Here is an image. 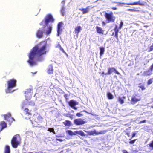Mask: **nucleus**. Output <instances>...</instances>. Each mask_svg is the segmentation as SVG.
<instances>
[{
	"label": "nucleus",
	"instance_id": "nucleus-18",
	"mask_svg": "<svg viewBox=\"0 0 153 153\" xmlns=\"http://www.w3.org/2000/svg\"><path fill=\"white\" fill-rule=\"evenodd\" d=\"M7 127L6 123L4 121L0 122V131H1L3 129Z\"/></svg>",
	"mask_w": 153,
	"mask_h": 153
},
{
	"label": "nucleus",
	"instance_id": "nucleus-52",
	"mask_svg": "<svg viewBox=\"0 0 153 153\" xmlns=\"http://www.w3.org/2000/svg\"><path fill=\"white\" fill-rule=\"evenodd\" d=\"M24 108V106H23L22 107V108Z\"/></svg>",
	"mask_w": 153,
	"mask_h": 153
},
{
	"label": "nucleus",
	"instance_id": "nucleus-44",
	"mask_svg": "<svg viewBox=\"0 0 153 153\" xmlns=\"http://www.w3.org/2000/svg\"><path fill=\"white\" fill-rule=\"evenodd\" d=\"M102 24L103 26H105L106 25V23L104 21L102 22Z\"/></svg>",
	"mask_w": 153,
	"mask_h": 153
},
{
	"label": "nucleus",
	"instance_id": "nucleus-24",
	"mask_svg": "<svg viewBox=\"0 0 153 153\" xmlns=\"http://www.w3.org/2000/svg\"><path fill=\"white\" fill-rule=\"evenodd\" d=\"M63 124L66 126H70L71 125V122L68 120H66L63 122Z\"/></svg>",
	"mask_w": 153,
	"mask_h": 153
},
{
	"label": "nucleus",
	"instance_id": "nucleus-49",
	"mask_svg": "<svg viewBox=\"0 0 153 153\" xmlns=\"http://www.w3.org/2000/svg\"><path fill=\"white\" fill-rule=\"evenodd\" d=\"M112 9L113 10H115L117 9V8H116V7H113L112 8Z\"/></svg>",
	"mask_w": 153,
	"mask_h": 153
},
{
	"label": "nucleus",
	"instance_id": "nucleus-5",
	"mask_svg": "<svg viewBox=\"0 0 153 153\" xmlns=\"http://www.w3.org/2000/svg\"><path fill=\"white\" fill-rule=\"evenodd\" d=\"M123 25V22L122 21H121L119 27L117 25H115L114 27V28L113 30L114 31V33L113 32L112 33V35L114 36V35L115 37L117 39L118 38V33L119 31V29H121Z\"/></svg>",
	"mask_w": 153,
	"mask_h": 153
},
{
	"label": "nucleus",
	"instance_id": "nucleus-25",
	"mask_svg": "<svg viewBox=\"0 0 153 153\" xmlns=\"http://www.w3.org/2000/svg\"><path fill=\"white\" fill-rule=\"evenodd\" d=\"M138 87L141 88L142 91H143L146 89V88L143 84L139 83L138 84Z\"/></svg>",
	"mask_w": 153,
	"mask_h": 153
},
{
	"label": "nucleus",
	"instance_id": "nucleus-28",
	"mask_svg": "<svg viewBox=\"0 0 153 153\" xmlns=\"http://www.w3.org/2000/svg\"><path fill=\"white\" fill-rule=\"evenodd\" d=\"M56 47V48H59L60 50H61L63 53H66V52L64 51L62 47L61 46V45L59 44H57Z\"/></svg>",
	"mask_w": 153,
	"mask_h": 153
},
{
	"label": "nucleus",
	"instance_id": "nucleus-54",
	"mask_svg": "<svg viewBox=\"0 0 153 153\" xmlns=\"http://www.w3.org/2000/svg\"><path fill=\"white\" fill-rule=\"evenodd\" d=\"M29 153H32V152H30Z\"/></svg>",
	"mask_w": 153,
	"mask_h": 153
},
{
	"label": "nucleus",
	"instance_id": "nucleus-46",
	"mask_svg": "<svg viewBox=\"0 0 153 153\" xmlns=\"http://www.w3.org/2000/svg\"><path fill=\"white\" fill-rule=\"evenodd\" d=\"M135 133H133L132 134L131 137H133L135 136Z\"/></svg>",
	"mask_w": 153,
	"mask_h": 153
},
{
	"label": "nucleus",
	"instance_id": "nucleus-26",
	"mask_svg": "<svg viewBox=\"0 0 153 153\" xmlns=\"http://www.w3.org/2000/svg\"><path fill=\"white\" fill-rule=\"evenodd\" d=\"M24 111L26 114L28 115H31L32 114L31 111L29 110L28 108H25Z\"/></svg>",
	"mask_w": 153,
	"mask_h": 153
},
{
	"label": "nucleus",
	"instance_id": "nucleus-16",
	"mask_svg": "<svg viewBox=\"0 0 153 153\" xmlns=\"http://www.w3.org/2000/svg\"><path fill=\"white\" fill-rule=\"evenodd\" d=\"M63 24V23H62L61 22H59L58 25L57 26V36H59L60 34H61V33L62 31V29L61 28L62 25Z\"/></svg>",
	"mask_w": 153,
	"mask_h": 153
},
{
	"label": "nucleus",
	"instance_id": "nucleus-14",
	"mask_svg": "<svg viewBox=\"0 0 153 153\" xmlns=\"http://www.w3.org/2000/svg\"><path fill=\"white\" fill-rule=\"evenodd\" d=\"M113 72H114L116 74L119 75H120V73L117 71L114 67L108 68V71L106 74H110Z\"/></svg>",
	"mask_w": 153,
	"mask_h": 153
},
{
	"label": "nucleus",
	"instance_id": "nucleus-8",
	"mask_svg": "<svg viewBox=\"0 0 153 153\" xmlns=\"http://www.w3.org/2000/svg\"><path fill=\"white\" fill-rule=\"evenodd\" d=\"M33 93V89L31 88L27 89L25 91V94L27 100H28L30 99Z\"/></svg>",
	"mask_w": 153,
	"mask_h": 153
},
{
	"label": "nucleus",
	"instance_id": "nucleus-2",
	"mask_svg": "<svg viewBox=\"0 0 153 153\" xmlns=\"http://www.w3.org/2000/svg\"><path fill=\"white\" fill-rule=\"evenodd\" d=\"M21 138L19 134L15 135L11 140V144L12 147L16 148L20 143Z\"/></svg>",
	"mask_w": 153,
	"mask_h": 153
},
{
	"label": "nucleus",
	"instance_id": "nucleus-48",
	"mask_svg": "<svg viewBox=\"0 0 153 153\" xmlns=\"http://www.w3.org/2000/svg\"><path fill=\"white\" fill-rule=\"evenodd\" d=\"M101 74H103V75H108V74H106V73H105L104 72H102V73H101Z\"/></svg>",
	"mask_w": 153,
	"mask_h": 153
},
{
	"label": "nucleus",
	"instance_id": "nucleus-1",
	"mask_svg": "<svg viewBox=\"0 0 153 153\" xmlns=\"http://www.w3.org/2000/svg\"><path fill=\"white\" fill-rule=\"evenodd\" d=\"M47 46L46 41H42L31 50L28 56L29 59L27 61V62L31 66L37 65V62L35 60L36 56L40 57L46 54Z\"/></svg>",
	"mask_w": 153,
	"mask_h": 153
},
{
	"label": "nucleus",
	"instance_id": "nucleus-12",
	"mask_svg": "<svg viewBox=\"0 0 153 153\" xmlns=\"http://www.w3.org/2000/svg\"><path fill=\"white\" fill-rule=\"evenodd\" d=\"M68 104L72 108L75 110L77 109V108L75 107V106L78 105V103L76 101H75L74 100H70L68 102Z\"/></svg>",
	"mask_w": 153,
	"mask_h": 153
},
{
	"label": "nucleus",
	"instance_id": "nucleus-30",
	"mask_svg": "<svg viewBox=\"0 0 153 153\" xmlns=\"http://www.w3.org/2000/svg\"><path fill=\"white\" fill-rule=\"evenodd\" d=\"M100 56L102 55L103 54L105 51V49L103 47H100Z\"/></svg>",
	"mask_w": 153,
	"mask_h": 153
},
{
	"label": "nucleus",
	"instance_id": "nucleus-38",
	"mask_svg": "<svg viewBox=\"0 0 153 153\" xmlns=\"http://www.w3.org/2000/svg\"><path fill=\"white\" fill-rule=\"evenodd\" d=\"M82 115L83 114H81L80 113H77L76 114V116L78 117H81L82 116Z\"/></svg>",
	"mask_w": 153,
	"mask_h": 153
},
{
	"label": "nucleus",
	"instance_id": "nucleus-19",
	"mask_svg": "<svg viewBox=\"0 0 153 153\" xmlns=\"http://www.w3.org/2000/svg\"><path fill=\"white\" fill-rule=\"evenodd\" d=\"M96 29L97 33L100 34H103L104 32V30L101 27L97 26L96 27Z\"/></svg>",
	"mask_w": 153,
	"mask_h": 153
},
{
	"label": "nucleus",
	"instance_id": "nucleus-31",
	"mask_svg": "<svg viewBox=\"0 0 153 153\" xmlns=\"http://www.w3.org/2000/svg\"><path fill=\"white\" fill-rule=\"evenodd\" d=\"M118 102L121 104H122L124 102V99L122 97H119L118 98Z\"/></svg>",
	"mask_w": 153,
	"mask_h": 153
},
{
	"label": "nucleus",
	"instance_id": "nucleus-42",
	"mask_svg": "<svg viewBox=\"0 0 153 153\" xmlns=\"http://www.w3.org/2000/svg\"><path fill=\"white\" fill-rule=\"evenodd\" d=\"M128 11H131V12H133V11H136V10L134 9H128Z\"/></svg>",
	"mask_w": 153,
	"mask_h": 153
},
{
	"label": "nucleus",
	"instance_id": "nucleus-10",
	"mask_svg": "<svg viewBox=\"0 0 153 153\" xmlns=\"http://www.w3.org/2000/svg\"><path fill=\"white\" fill-rule=\"evenodd\" d=\"M106 132V130L98 132L97 131L95 130H94L93 131L89 132L88 134L90 135H98L99 134H104Z\"/></svg>",
	"mask_w": 153,
	"mask_h": 153
},
{
	"label": "nucleus",
	"instance_id": "nucleus-7",
	"mask_svg": "<svg viewBox=\"0 0 153 153\" xmlns=\"http://www.w3.org/2000/svg\"><path fill=\"white\" fill-rule=\"evenodd\" d=\"M54 21V19L51 14L47 15L45 19V23L46 25H47L50 22H53Z\"/></svg>",
	"mask_w": 153,
	"mask_h": 153
},
{
	"label": "nucleus",
	"instance_id": "nucleus-27",
	"mask_svg": "<svg viewBox=\"0 0 153 153\" xmlns=\"http://www.w3.org/2000/svg\"><path fill=\"white\" fill-rule=\"evenodd\" d=\"M107 96L109 100L112 99L114 98V96L110 92H107Z\"/></svg>",
	"mask_w": 153,
	"mask_h": 153
},
{
	"label": "nucleus",
	"instance_id": "nucleus-3",
	"mask_svg": "<svg viewBox=\"0 0 153 153\" xmlns=\"http://www.w3.org/2000/svg\"><path fill=\"white\" fill-rule=\"evenodd\" d=\"M104 16L106 19V23L114 22H115V17L114 16L112 12H111L109 13L105 12Z\"/></svg>",
	"mask_w": 153,
	"mask_h": 153
},
{
	"label": "nucleus",
	"instance_id": "nucleus-32",
	"mask_svg": "<svg viewBox=\"0 0 153 153\" xmlns=\"http://www.w3.org/2000/svg\"><path fill=\"white\" fill-rule=\"evenodd\" d=\"M78 134L82 137L85 136L86 135L84 132L81 130L78 131Z\"/></svg>",
	"mask_w": 153,
	"mask_h": 153
},
{
	"label": "nucleus",
	"instance_id": "nucleus-22",
	"mask_svg": "<svg viewBox=\"0 0 153 153\" xmlns=\"http://www.w3.org/2000/svg\"><path fill=\"white\" fill-rule=\"evenodd\" d=\"M47 72L49 74H53V66L52 65H50L49 66L47 70Z\"/></svg>",
	"mask_w": 153,
	"mask_h": 153
},
{
	"label": "nucleus",
	"instance_id": "nucleus-29",
	"mask_svg": "<svg viewBox=\"0 0 153 153\" xmlns=\"http://www.w3.org/2000/svg\"><path fill=\"white\" fill-rule=\"evenodd\" d=\"M10 147L8 145H6L5 148V153H10Z\"/></svg>",
	"mask_w": 153,
	"mask_h": 153
},
{
	"label": "nucleus",
	"instance_id": "nucleus-33",
	"mask_svg": "<svg viewBox=\"0 0 153 153\" xmlns=\"http://www.w3.org/2000/svg\"><path fill=\"white\" fill-rule=\"evenodd\" d=\"M153 78H151L149 79L147 82V84L149 85L151 84L153 82Z\"/></svg>",
	"mask_w": 153,
	"mask_h": 153
},
{
	"label": "nucleus",
	"instance_id": "nucleus-45",
	"mask_svg": "<svg viewBox=\"0 0 153 153\" xmlns=\"http://www.w3.org/2000/svg\"><path fill=\"white\" fill-rule=\"evenodd\" d=\"M146 120H142V121H140V122H139V123H145V122H146Z\"/></svg>",
	"mask_w": 153,
	"mask_h": 153
},
{
	"label": "nucleus",
	"instance_id": "nucleus-35",
	"mask_svg": "<svg viewBox=\"0 0 153 153\" xmlns=\"http://www.w3.org/2000/svg\"><path fill=\"white\" fill-rule=\"evenodd\" d=\"M149 146L150 147L152 148L153 149V140L149 144Z\"/></svg>",
	"mask_w": 153,
	"mask_h": 153
},
{
	"label": "nucleus",
	"instance_id": "nucleus-9",
	"mask_svg": "<svg viewBox=\"0 0 153 153\" xmlns=\"http://www.w3.org/2000/svg\"><path fill=\"white\" fill-rule=\"evenodd\" d=\"M74 122L76 125H81L86 123L87 121L82 118H78L75 119Z\"/></svg>",
	"mask_w": 153,
	"mask_h": 153
},
{
	"label": "nucleus",
	"instance_id": "nucleus-34",
	"mask_svg": "<svg viewBox=\"0 0 153 153\" xmlns=\"http://www.w3.org/2000/svg\"><path fill=\"white\" fill-rule=\"evenodd\" d=\"M66 132L69 135H71V136L73 135V132L72 131H71V130H68Z\"/></svg>",
	"mask_w": 153,
	"mask_h": 153
},
{
	"label": "nucleus",
	"instance_id": "nucleus-50",
	"mask_svg": "<svg viewBox=\"0 0 153 153\" xmlns=\"http://www.w3.org/2000/svg\"><path fill=\"white\" fill-rule=\"evenodd\" d=\"M151 108H153V106H151Z\"/></svg>",
	"mask_w": 153,
	"mask_h": 153
},
{
	"label": "nucleus",
	"instance_id": "nucleus-51",
	"mask_svg": "<svg viewBox=\"0 0 153 153\" xmlns=\"http://www.w3.org/2000/svg\"><path fill=\"white\" fill-rule=\"evenodd\" d=\"M124 153H128L126 151V152H124Z\"/></svg>",
	"mask_w": 153,
	"mask_h": 153
},
{
	"label": "nucleus",
	"instance_id": "nucleus-21",
	"mask_svg": "<svg viewBox=\"0 0 153 153\" xmlns=\"http://www.w3.org/2000/svg\"><path fill=\"white\" fill-rule=\"evenodd\" d=\"M89 6H87L85 8H80L79 9V10L82 12V13L83 14H85L88 13L89 11Z\"/></svg>",
	"mask_w": 153,
	"mask_h": 153
},
{
	"label": "nucleus",
	"instance_id": "nucleus-47",
	"mask_svg": "<svg viewBox=\"0 0 153 153\" xmlns=\"http://www.w3.org/2000/svg\"><path fill=\"white\" fill-rule=\"evenodd\" d=\"M146 74L147 75H150L151 74V73H149V74H148L147 72L146 71Z\"/></svg>",
	"mask_w": 153,
	"mask_h": 153
},
{
	"label": "nucleus",
	"instance_id": "nucleus-11",
	"mask_svg": "<svg viewBox=\"0 0 153 153\" xmlns=\"http://www.w3.org/2000/svg\"><path fill=\"white\" fill-rule=\"evenodd\" d=\"M4 117L5 120H7L10 123L13 121H15L14 119L11 117V114L10 113H8L7 114H5L4 115Z\"/></svg>",
	"mask_w": 153,
	"mask_h": 153
},
{
	"label": "nucleus",
	"instance_id": "nucleus-17",
	"mask_svg": "<svg viewBox=\"0 0 153 153\" xmlns=\"http://www.w3.org/2000/svg\"><path fill=\"white\" fill-rule=\"evenodd\" d=\"M82 28L80 26H78L74 28V33L75 34L78 36L79 33L80 32Z\"/></svg>",
	"mask_w": 153,
	"mask_h": 153
},
{
	"label": "nucleus",
	"instance_id": "nucleus-43",
	"mask_svg": "<svg viewBox=\"0 0 153 153\" xmlns=\"http://www.w3.org/2000/svg\"><path fill=\"white\" fill-rule=\"evenodd\" d=\"M56 140L59 141L60 142H62L63 141V140L61 139L56 138Z\"/></svg>",
	"mask_w": 153,
	"mask_h": 153
},
{
	"label": "nucleus",
	"instance_id": "nucleus-4",
	"mask_svg": "<svg viewBox=\"0 0 153 153\" xmlns=\"http://www.w3.org/2000/svg\"><path fill=\"white\" fill-rule=\"evenodd\" d=\"M16 80L14 79L9 80L7 81V89L6 90V93L10 92V89L16 86Z\"/></svg>",
	"mask_w": 153,
	"mask_h": 153
},
{
	"label": "nucleus",
	"instance_id": "nucleus-40",
	"mask_svg": "<svg viewBox=\"0 0 153 153\" xmlns=\"http://www.w3.org/2000/svg\"><path fill=\"white\" fill-rule=\"evenodd\" d=\"M78 131H75L74 132H73V135H76L77 134H78Z\"/></svg>",
	"mask_w": 153,
	"mask_h": 153
},
{
	"label": "nucleus",
	"instance_id": "nucleus-15",
	"mask_svg": "<svg viewBox=\"0 0 153 153\" xmlns=\"http://www.w3.org/2000/svg\"><path fill=\"white\" fill-rule=\"evenodd\" d=\"M146 4V2H141L140 0H139L138 2H135L132 3H127L126 4L131 5H139L140 6H144Z\"/></svg>",
	"mask_w": 153,
	"mask_h": 153
},
{
	"label": "nucleus",
	"instance_id": "nucleus-20",
	"mask_svg": "<svg viewBox=\"0 0 153 153\" xmlns=\"http://www.w3.org/2000/svg\"><path fill=\"white\" fill-rule=\"evenodd\" d=\"M43 119V118L42 117L39 116L35 118L34 120L37 123H39L42 122Z\"/></svg>",
	"mask_w": 153,
	"mask_h": 153
},
{
	"label": "nucleus",
	"instance_id": "nucleus-37",
	"mask_svg": "<svg viewBox=\"0 0 153 153\" xmlns=\"http://www.w3.org/2000/svg\"><path fill=\"white\" fill-rule=\"evenodd\" d=\"M152 50H153V45H152L149 47V50L148 51L150 52Z\"/></svg>",
	"mask_w": 153,
	"mask_h": 153
},
{
	"label": "nucleus",
	"instance_id": "nucleus-36",
	"mask_svg": "<svg viewBox=\"0 0 153 153\" xmlns=\"http://www.w3.org/2000/svg\"><path fill=\"white\" fill-rule=\"evenodd\" d=\"M48 131L50 132H53V133L55 134V132L53 128H49L48 130Z\"/></svg>",
	"mask_w": 153,
	"mask_h": 153
},
{
	"label": "nucleus",
	"instance_id": "nucleus-53",
	"mask_svg": "<svg viewBox=\"0 0 153 153\" xmlns=\"http://www.w3.org/2000/svg\"><path fill=\"white\" fill-rule=\"evenodd\" d=\"M56 137H59V136H56Z\"/></svg>",
	"mask_w": 153,
	"mask_h": 153
},
{
	"label": "nucleus",
	"instance_id": "nucleus-6",
	"mask_svg": "<svg viewBox=\"0 0 153 153\" xmlns=\"http://www.w3.org/2000/svg\"><path fill=\"white\" fill-rule=\"evenodd\" d=\"M141 98L138 94H134L131 98V102L133 104H134L140 101Z\"/></svg>",
	"mask_w": 153,
	"mask_h": 153
},
{
	"label": "nucleus",
	"instance_id": "nucleus-39",
	"mask_svg": "<svg viewBox=\"0 0 153 153\" xmlns=\"http://www.w3.org/2000/svg\"><path fill=\"white\" fill-rule=\"evenodd\" d=\"M136 140V139H134V140L129 141V143L130 144H133L135 143Z\"/></svg>",
	"mask_w": 153,
	"mask_h": 153
},
{
	"label": "nucleus",
	"instance_id": "nucleus-23",
	"mask_svg": "<svg viewBox=\"0 0 153 153\" xmlns=\"http://www.w3.org/2000/svg\"><path fill=\"white\" fill-rule=\"evenodd\" d=\"M47 29V30L46 32V33L47 35H49L51 32L52 29V27L51 26H49L48 27Z\"/></svg>",
	"mask_w": 153,
	"mask_h": 153
},
{
	"label": "nucleus",
	"instance_id": "nucleus-13",
	"mask_svg": "<svg viewBox=\"0 0 153 153\" xmlns=\"http://www.w3.org/2000/svg\"><path fill=\"white\" fill-rule=\"evenodd\" d=\"M43 30L42 28H39L36 32V36L39 38H42L43 36Z\"/></svg>",
	"mask_w": 153,
	"mask_h": 153
},
{
	"label": "nucleus",
	"instance_id": "nucleus-41",
	"mask_svg": "<svg viewBox=\"0 0 153 153\" xmlns=\"http://www.w3.org/2000/svg\"><path fill=\"white\" fill-rule=\"evenodd\" d=\"M153 70V63L152 64L150 67V70L151 71H152Z\"/></svg>",
	"mask_w": 153,
	"mask_h": 153
}]
</instances>
